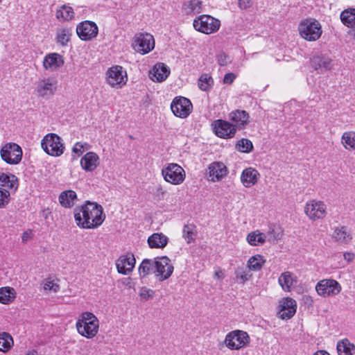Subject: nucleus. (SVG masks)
I'll use <instances>...</instances> for the list:
<instances>
[{"label":"nucleus","instance_id":"4c0bfd02","mask_svg":"<svg viewBox=\"0 0 355 355\" xmlns=\"http://www.w3.org/2000/svg\"><path fill=\"white\" fill-rule=\"evenodd\" d=\"M73 10L70 6L63 5L56 12V17L60 19H62L64 21H68L73 17Z\"/></svg>","mask_w":355,"mask_h":355},{"label":"nucleus","instance_id":"c85d7f7f","mask_svg":"<svg viewBox=\"0 0 355 355\" xmlns=\"http://www.w3.org/2000/svg\"><path fill=\"white\" fill-rule=\"evenodd\" d=\"M72 35V28L70 27H62L58 28L56 32L55 41L62 46H67Z\"/></svg>","mask_w":355,"mask_h":355},{"label":"nucleus","instance_id":"20e7f679","mask_svg":"<svg viewBox=\"0 0 355 355\" xmlns=\"http://www.w3.org/2000/svg\"><path fill=\"white\" fill-rule=\"evenodd\" d=\"M300 34L306 40L315 41L322 35L320 24L317 20L306 19L302 21L299 26Z\"/></svg>","mask_w":355,"mask_h":355},{"label":"nucleus","instance_id":"f704fd0d","mask_svg":"<svg viewBox=\"0 0 355 355\" xmlns=\"http://www.w3.org/2000/svg\"><path fill=\"white\" fill-rule=\"evenodd\" d=\"M182 10L186 15L199 13L201 12V1H184Z\"/></svg>","mask_w":355,"mask_h":355},{"label":"nucleus","instance_id":"603ef678","mask_svg":"<svg viewBox=\"0 0 355 355\" xmlns=\"http://www.w3.org/2000/svg\"><path fill=\"white\" fill-rule=\"evenodd\" d=\"M165 193H166V191H164V189L160 184H158L155 187V191H154V196L157 200H163L164 198Z\"/></svg>","mask_w":355,"mask_h":355},{"label":"nucleus","instance_id":"e2e57ef3","mask_svg":"<svg viewBox=\"0 0 355 355\" xmlns=\"http://www.w3.org/2000/svg\"><path fill=\"white\" fill-rule=\"evenodd\" d=\"M26 355H42V354L38 353V352L35 349H31V350L28 351Z\"/></svg>","mask_w":355,"mask_h":355},{"label":"nucleus","instance_id":"b1692460","mask_svg":"<svg viewBox=\"0 0 355 355\" xmlns=\"http://www.w3.org/2000/svg\"><path fill=\"white\" fill-rule=\"evenodd\" d=\"M98 164L99 157L94 152L87 153L80 159V166L87 172L94 171Z\"/></svg>","mask_w":355,"mask_h":355},{"label":"nucleus","instance_id":"f03ea898","mask_svg":"<svg viewBox=\"0 0 355 355\" xmlns=\"http://www.w3.org/2000/svg\"><path fill=\"white\" fill-rule=\"evenodd\" d=\"M62 139L55 133H49L41 141L42 149L49 155L59 157L64 153V146Z\"/></svg>","mask_w":355,"mask_h":355},{"label":"nucleus","instance_id":"5fc2aeb1","mask_svg":"<svg viewBox=\"0 0 355 355\" xmlns=\"http://www.w3.org/2000/svg\"><path fill=\"white\" fill-rule=\"evenodd\" d=\"M217 60L220 66H225L230 62L229 57L223 53L218 55Z\"/></svg>","mask_w":355,"mask_h":355},{"label":"nucleus","instance_id":"39448f33","mask_svg":"<svg viewBox=\"0 0 355 355\" xmlns=\"http://www.w3.org/2000/svg\"><path fill=\"white\" fill-rule=\"evenodd\" d=\"M162 175L166 182L178 185L185 179V171L179 164L170 163L162 169Z\"/></svg>","mask_w":355,"mask_h":355},{"label":"nucleus","instance_id":"0eeeda50","mask_svg":"<svg viewBox=\"0 0 355 355\" xmlns=\"http://www.w3.org/2000/svg\"><path fill=\"white\" fill-rule=\"evenodd\" d=\"M250 340V336L247 332L235 330L227 334L225 342L229 349H239L249 344Z\"/></svg>","mask_w":355,"mask_h":355},{"label":"nucleus","instance_id":"0e129e2a","mask_svg":"<svg viewBox=\"0 0 355 355\" xmlns=\"http://www.w3.org/2000/svg\"><path fill=\"white\" fill-rule=\"evenodd\" d=\"M26 239H27V236H26L25 234H24V236L22 237L23 241H25Z\"/></svg>","mask_w":355,"mask_h":355},{"label":"nucleus","instance_id":"cd10ccee","mask_svg":"<svg viewBox=\"0 0 355 355\" xmlns=\"http://www.w3.org/2000/svg\"><path fill=\"white\" fill-rule=\"evenodd\" d=\"M168 239L162 233H154L148 239L150 248H164L168 243Z\"/></svg>","mask_w":355,"mask_h":355},{"label":"nucleus","instance_id":"79ce46f5","mask_svg":"<svg viewBox=\"0 0 355 355\" xmlns=\"http://www.w3.org/2000/svg\"><path fill=\"white\" fill-rule=\"evenodd\" d=\"M14 289L10 287H2L0 288V302L8 304L14 298Z\"/></svg>","mask_w":355,"mask_h":355},{"label":"nucleus","instance_id":"7ed1b4c3","mask_svg":"<svg viewBox=\"0 0 355 355\" xmlns=\"http://www.w3.org/2000/svg\"><path fill=\"white\" fill-rule=\"evenodd\" d=\"M193 25L196 31L209 35L220 28V21L210 15H202L194 19Z\"/></svg>","mask_w":355,"mask_h":355},{"label":"nucleus","instance_id":"6ab92c4d","mask_svg":"<svg viewBox=\"0 0 355 355\" xmlns=\"http://www.w3.org/2000/svg\"><path fill=\"white\" fill-rule=\"evenodd\" d=\"M297 303L292 298L286 297L280 302L279 318L282 320H288L295 313Z\"/></svg>","mask_w":355,"mask_h":355},{"label":"nucleus","instance_id":"9b49d317","mask_svg":"<svg viewBox=\"0 0 355 355\" xmlns=\"http://www.w3.org/2000/svg\"><path fill=\"white\" fill-rule=\"evenodd\" d=\"M327 206L322 201L309 200L306 203L304 212L311 220L322 219L327 214Z\"/></svg>","mask_w":355,"mask_h":355},{"label":"nucleus","instance_id":"09e8293b","mask_svg":"<svg viewBox=\"0 0 355 355\" xmlns=\"http://www.w3.org/2000/svg\"><path fill=\"white\" fill-rule=\"evenodd\" d=\"M89 321L94 322H98V318L92 313L85 312L82 313L81 318L79 319L77 322L84 323L88 322Z\"/></svg>","mask_w":355,"mask_h":355},{"label":"nucleus","instance_id":"680f3d73","mask_svg":"<svg viewBox=\"0 0 355 355\" xmlns=\"http://www.w3.org/2000/svg\"><path fill=\"white\" fill-rule=\"evenodd\" d=\"M313 355H330L327 352L324 350H318Z\"/></svg>","mask_w":355,"mask_h":355},{"label":"nucleus","instance_id":"72a5a7b5","mask_svg":"<svg viewBox=\"0 0 355 355\" xmlns=\"http://www.w3.org/2000/svg\"><path fill=\"white\" fill-rule=\"evenodd\" d=\"M295 281L293 274L289 271L282 272L278 279L279 285L286 292L291 291V286Z\"/></svg>","mask_w":355,"mask_h":355},{"label":"nucleus","instance_id":"ddd939ff","mask_svg":"<svg viewBox=\"0 0 355 355\" xmlns=\"http://www.w3.org/2000/svg\"><path fill=\"white\" fill-rule=\"evenodd\" d=\"M97 25L90 21H85L78 24L76 33L80 40L87 41L96 37L98 35Z\"/></svg>","mask_w":355,"mask_h":355},{"label":"nucleus","instance_id":"4468645a","mask_svg":"<svg viewBox=\"0 0 355 355\" xmlns=\"http://www.w3.org/2000/svg\"><path fill=\"white\" fill-rule=\"evenodd\" d=\"M107 81L112 87L125 84L127 80L126 72L119 65L110 67L107 71Z\"/></svg>","mask_w":355,"mask_h":355},{"label":"nucleus","instance_id":"69168bd1","mask_svg":"<svg viewBox=\"0 0 355 355\" xmlns=\"http://www.w3.org/2000/svg\"><path fill=\"white\" fill-rule=\"evenodd\" d=\"M26 239H27V236H26L25 234H24V236L22 237L23 241H25Z\"/></svg>","mask_w":355,"mask_h":355},{"label":"nucleus","instance_id":"58836bf2","mask_svg":"<svg viewBox=\"0 0 355 355\" xmlns=\"http://www.w3.org/2000/svg\"><path fill=\"white\" fill-rule=\"evenodd\" d=\"M154 270V261L148 259H144L139 267V272L141 277L149 275Z\"/></svg>","mask_w":355,"mask_h":355},{"label":"nucleus","instance_id":"49530a36","mask_svg":"<svg viewBox=\"0 0 355 355\" xmlns=\"http://www.w3.org/2000/svg\"><path fill=\"white\" fill-rule=\"evenodd\" d=\"M10 200V191L3 187H0V209L6 207L9 204Z\"/></svg>","mask_w":355,"mask_h":355},{"label":"nucleus","instance_id":"338daca9","mask_svg":"<svg viewBox=\"0 0 355 355\" xmlns=\"http://www.w3.org/2000/svg\"><path fill=\"white\" fill-rule=\"evenodd\" d=\"M86 148H87V147H86L85 146H83L84 151H85V150H87V149H86Z\"/></svg>","mask_w":355,"mask_h":355},{"label":"nucleus","instance_id":"aec40b11","mask_svg":"<svg viewBox=\"0 0 355 355\" xmlns=\"http://www.w3.org/2000/svg\"><path fill=\"white\" fill-rule=\"evenodd\" d=\"M99 322H88L84 323L76 322V329L78 332L83 336L87 338L94 337L98 331Z\"/></svg>","mask_w":355,"mask_h":355},{"label":"nucleus","instance_id":"bf43d9fd","mask_svg":"<svg viewBox=\"0 0 355 355\" xmlns=\"http://www.w3.org/2000/svg\"><path fill=\"white\" fill-rule=\"evenodd\" d=\"M343 257L347 261L349 262L352 260H353L354 254L351 252H345L343 254Z\"/></svg>","mask_w":355,"mask_h":355},{"label":"nucleus","instance_id":"423d86ee","mask_svg":"<svg viewBox=\"0 0 355 355\" xmlns=\"http://www.w3.org/2000/svg\"><path fill=\"white\" fill-rule=\"evenodd\" d=\"M0 155L1 159L7 164L15 165L21 160L22 150L15 143H8L1 148Z\"/></svg>","mask_w":355,"mask_h":355},{"label":"nucleus","instance_id":"864d4df0","mask_svg":"<svg viewBox=\"0 0 355 355\" xmlns=\"http://www.w3.org/2000/svg\"><path fill=\"white\" fill-rule=\"evenodd\" d=\"M60 286L58 284L50 280H46L44 285V289L46 291H53V292H57Z\"/></svg>","mask_w":355,"mask_h":355},{"label":"nucleus","instance_id":"8fccbe9b","mask_svg":"<svg viewBox=\"0 0 355 355\" xmlns=\"http://www.w3.org/2000/svg\"><path fill=\"white\" fill-rule=\"evenodd\" d=\"M154 294H155L154 291H153L152 289L148 288L146 287H142V288H141V289L139 291L140 297L145 300H148L149 299L153 298L154 296Z\"/></svg>","mask_w":355,"mask_h":355},{"label":"nucleus","instance_id":"dca6fc26","mask_svg":"<svg viewBox=\"0 0 355 355\" xmlns=\"http://www.w3.org/2000/svg\"><path fill=\"white\" fill-rule=\"evenodd\" d=\"M57 81L51 78L41 80L37 83L36 92L41 97L53 96L56 91Z\"/></svg>","mask_w":355,"mask_h":355},{"label":"nucleus","instance_id":"37998d69","mask_svg":"<svg viewBox=\"0 0 355 355\" xmlns=\"http://www.w3.org/2000/svg\"><path fill=\"white\" fill-rule=\"evenodd\" d=\"M342 143L347 149H355V132H345L342 137Z\"/></svg>","mask_w":355,"mask_h":355},{"label":"nucleus","instance_id":"4be33fe9","mask_svg":"<svg viewBox=\"0 0 355 355\" xmlns=\"http://www.w3.org/2000/svg\"><path fill=\"white\" fill-rule=\"evenodd\" d=\"M229 119L236 129H242L249 121V114L245 110H236L230 113Z\"/></svg>","mask_w":355,"mask_h":355},{"label":"nucleus","instance_id":"ea45409f","mask_svg":"<svg viewBox=\"0 0 355 355\" xmlns=\"http://www.w3.org/2000/svg\"><path fill=\"white\" fill-rule=\"evenodd\" d=\"M214 85L213 78L207 73L200 76L198 80V87L202 91L209 90Z\"/></svg>","mask_w":355,"mask_h":355},{"label":"nucleus","instance_id":"f3484780","mask_svg":"<svg viewBox=\"0 0 355 355\" xmlns=\"http://www.w3.org/2000/svg\"><path fill=\"white\" fill-rule=\"evenodd\" d=\"M214 130L215 134L221 138H232L236 131L232 123L223 120L216 121Z\"/></svg>","mask_w":355,"mask_h":355},{"label":"nucleus","instance_id":"a211bd4d","mask_svg":"<svg viewBox=\"0 0 355 355\" xmlns=\"http://www.w3.org/2000/svg\"><path fill=\"white\" fill-rule=\"evenodd\" d=\"M136 261L132 254L121 256L116 261V266L119 273L128 275L132 272Z\"/></svg>","mask_w":355,"mask_h":355},{"label":"nucleus","instance_id":"f8f14e48","mask_svg":"<svg viewBox=\"0 0 355 355\" xmlns=\"http://www.w3.org/2000/svg\"><path fill=\"white\" fill-rule=\"evenodd\" d=\"M171 109L176 116L186 118L191 112L192 104L185 97H175L171 103Z\"/></svg>","mask_w":355,"mask_h":355},{"label":"nucleus","instance_id":"a878e982","mask_svg":"<svg viewBox=\"0 0 355 355\" xmlns=\"http://www.w3.org/2000/svg\"><path fill=\"white\" fill-rule=\"evenodd\" d=\"M259 177V172L256 169L249 167L243 171L241 181L245 187L248 188L257 184Z\"/></svg>","mask_w":355,"mask_h":355},{"label":"nucleus","instance_id":"de8ad7c7","mask_svg":"<svg viewBox=\"0 0 355 355\" xmlns=\"http://www.w3.org/2000/svg\"><path fill=\"white\" fill-rule=\"evenodd\" d=\"M183 236L188 243L194 241L195 234L193 232V227L192 225H184L183 228Z\"/></svg>","mask_w":355,"mask_h":355},{"label":"nucleus","instance_id":"2eb2a0df","mask_svg":"<svg viewBox=\"0 0 355 355\" xmlns=\"http://www.w3.org/2000/svg\"><path fill=\"white\" fill-rule=\"evenodd\" d=\"M226 166L220 162H214L207 168V179L211 182L221 180L227 174Z\"/></svg>","mask_w":355,"mask_h":355},{"label":"nucleus","instance_id":"c03bdc74","mask_svg":"<svg viewBox=\"0 0 355 355\" xmlns=\"http://www.w3.org/2000/svg\"><path fill=\"white\" fill-rule=\"evenodd\" d=\"M235 276L240 283L244 284L252 276L250 270L245 268H238L235 270Z\"/></svg>","mask_w":355,"mask_h":355},{"label":"nucleus","instance_id":"6e6552de","mask_svg":"<svg viewBox=\"0 0 355 355\" xmlns=\"http://www.w3.org/2000/svg\"><path fill=\"white\" fill-rule=\"evenodd\" d=\"M153 272L159 281L168 279L174 270L171 261L167 257H157L154 260Z\"/></svg>","mask_w":355,"mask_h":355},{"label":"nucleus","instance_id":"052dcab7","mask_svg":"<svg viewBox=\"0 0 355 355\" xmlns=\"http://www.w3.org/2000/svg\"><path fill=\"white\" fill-rule=\"evenodd\" d=\"M305 303L309 306H311L313 304V300L311 297L310 296H306L304 297Z\"/></svg>","mask_w":355,"mask_h":355},{"label":"nucleus","instance_id":"a18cd8bd","mask_svg":"<svg viewBox=\"0 0 355 355\" xmlns=\"http://www.w3.org/2000/svg\"><path fill=\"white\" fill-rule=\"evenodd\" d=\"M236 148L242 153H250L253 148V145L250 140L241 139L237 142Z\"/></svg>","mask_w":355,"mask_h":355},{"label":"nucleus","instance_id":"f257e3e1","mask_svg":"<svg viewBox=\"0 0 355 355\" xmlns=\"http://www.w3.org/2000/svg\"><path fill=\"white\" fill-rule=\"evenodd\" d=\"M74 218L78 227L83 229H95L105 220V214L101 205L87 201L74 209Z\"/></svg>","mask_w":355,"mask_h":355},{"label":"nucleus","instance_id":"bb28decb","mask_svg":"<svg viewBox=\"0 0 355 355\" xmlns=\"http://www.w3.org/2000/svg\"><path fill=\"white\" fill-rule=\"evenodd\" d=\"M1 187H6L16 191L19 186L18 178L12 173H2L0 174Z\"/></svg>","mask_w":355,"mask_h":355},{"label":"nucleus","instance_id":"e433bc0d","mask_svg":"<svg viewBox=\"0 0 355 355\" xmlns=\"http://www.w3.org/2000/svg\"><path fill=\"white\" fill-rule=\"evenodd\" d=\"M247 241L251 245L263 244L266 241V236L259 231L252 232L248 234Z\"/></svg>","mask_w":355,"mask_h":355},{"label":"nucleus","instance_id":"393cba45","mask_svg":"<svg viewBox=\"0 0 355 355\" xmlns=\"http://www.w3.org/2000/svg\"><path fill=\"white\" fill-rule=\"evenodd\" d=\"M64 64L62 56L53 53L46 55L43 61V66L47 70L55 71Z\"/></svg>","mask_w":355,"mask_h":355},{"label":"nucleus","instance_id":"2f4dec72","mask_svg":"<svg viewBox=\"0 0 355 355\" xmlns=\"http://www.w3.org/2000/svg\"><path fill=\"white\" fill-rule=\"evenodd\" d=\"M337 351L339 355L355 354V345L345 338L337 343Z\"/></svg>","mask_w":355,"mask_h":355},{"label":"nucleus","instance_id":"9d476101","mask_svg":"<svg viewBox=\"0 0 355 355\" xmlns=\"http://www.w3.org/2000/svg\"><path fill=\"white\" fill-rule=\"evenodd\" d=\"M132 46L137 52L141 54L148 53L155 47L153 36L149 33H137L134 37Z\"/></svg>","mask_w":355,"mask_h":355},{"label":"nucleus","instance_id":"6e6d98bb","mask_svg":"<svg viewBox=\"0 0 355 355\" xmlns=\"http://www.w3.org/2000/svg\"><path fill=\"white\" fill-rule=\"evenodd\" d=\"M236 78V76L233 73H227L225 75L223 78V83L225 84L230 85L233 83L234 80Z\"/></svg>","mask_w":355,"mask_h":355},{"label":"nucleus","instance_id":"473e14b6","mask_svg":"<svg viewBox=\"0 0 355 355\" xmlns=\"http://www.w3.org/2000/svg\"><path fill=\"white\" fill-rule=\"evenodd\" d=\"M332 238L336 241L343 243H347L352 239L347 227L345 226L336 227L333 233Z\"/></svg>","mask_w":355,"mask_h":355},{"label":"nucleus","instance_id":"1a4fd4ad","mask_svg":"<svg viewBox=\"0 0 355 355\" xmlns=\"http://www.w3.org/2000/svg\"><path fill=\"white\" fill-rule=\"evenodd\" d=\"M315 291L320 296L327 297L338 295L341 291V286L335 279H324L317 283Z\"/></svg>","mask_w":355,"mask_h":355},{"label":"nucleus","instance_id":"7c9ffc66","mask_svg":"<svg viewBox=\"0 0 355 355\" xmlns=\"http://www.w3.org/2000/svg\"><path fill=\"white\" fill-rule=\"evenodd\" d=\"M77 196L75 191L68 190L62 191L59 196V201L62 206L70 208L75 204Z\"/></svg>","mask_w":355,"mask_h":355},{"label":"nucleus","instance_id":"c9c22d12","mask_svg":"<svg viewBox=\"0 0 355 355\" xmlns=\"http://www.w3.org/2000/svg\"><path fill=\"white\" fill-rule=\"evenodd\" d=\"M266 260L263 256L257 254L249 259L248 261V268L249 270L258 271L262 268Z\"/></svg>","mask_w":355,"mask_h":355},{"label":"nucleus","instance_id":"3c124183","mask_svg":"<svg viewBox=\"0 0 355 355\" xmlns=\"http://www.w3.org/2000/svg\"><path fill=\"white\" fill-rule=\"evenodd\" d=\"M83 146L87 147L86 149H88L89 147V144L87 143L77 142L74 144L72 152L77 154L78 156H80L84 152Z\"/></svg>","mask_w":355,"mask_h":355},{"label":"nucleus","instance_id":"13d9d810","mask_svg":"<svg viewBox=\"0 0 355 355\" xmlns=\"http://www.w3.org/2000/svg\"><path fill=\"white\" fill-rule=\"evenodd\" d=\"M237 6L241 9L244 10L250 7L251 1H236Z\"/></svg>","mask_w":355,"mask_h":355},{"label":"nucleus","instance_id":"4d7b16f0","mask_svg":"<svg viewBox=\"0 0 355 355\" xmlns=\"http://www.w3.org/2000/svg\"><path fill=\"white\" fill-rule=\"evenodd\" d=\"M268 234L270 236L269 240L272 239V241H277L281 238L279 232L276 233L275 229H272L271 231H269Z\"/></svg>","mask_w":355,"mask_h":355},{"label":"nucleus","instance_id":"5701e85b","mask_svg":"<svg viewBox=\"0 0 355 355\" xmlns=\"http://www.w3.org/2000/svg\"><path fill=\"white\" fill-rule=\"evenodd\" d=\"M170 74L169 68L164 63H157L150 71L149 77L153 81L161 83Z\"/></svg>","mask_w":355,"mask_h":355},{"label":"nucleus","instance_id":"412c9836","mask_svg":"<svg viewBox=\"0 0 355 355\" xmlns=\"http://www.w3.org/2000/svg\"><path fill=\"white\" fill-rule=\"evenodd\" d=\"M332 60L329 57L322 54L316 55L311 60V67L316 71L322 73L325 71L330 70L332 68Z\"/></svg>","mask_w":355,"mask_h":355},{"label":"nucleus","instance_id":"c756f323","mask_svg":"<svg viewBox=\"0 0 355 355\" xmlns=\"http://www.w3.org/2000/svg\"><path fill=\"white\" fill-rule=\"evenodd\" d=\"M340 19L344 25L353 29L355 35V8H347L340 14Z\"/></svg>","mask_w":355,"mask_h":355},{"label":"nucleus","instance_id":"a19ab883","mask_svg":"<svg viewBox=\"0 0 355 355\" xmlns=\"http://www.w3.org/2000/svg\"><path fill=\"white\" fill-rule=\"evenodd\" d=\"M13 345L11 336L6 332L0 334V352H7Z\"/></svg>","mask_w":355,"mask_h":355}]
</instances>
